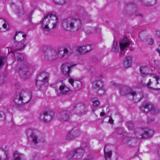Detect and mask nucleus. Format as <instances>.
Returning <instances> with one entry per match:
<instances>
[{
  "label": "nucleus",
  "mask_w": 160,
  "mask_h": 160,
  "mask_svg": "<svg viewBox=\"0 0 160 160\" xmlns=\"http://www.w3.org/2000/svg\"><path fill=\"white\" fill-rule=\"evenodd\" d=\"M156 50L160 55V45L159 46L158 48L156 49Z\"/></svg>",
  "instance_id": "nucleus-45"
},
{
  "label": "nucleus",
  "mask_w": 160,
  "mask_h": 160,
  "mask_svg": "<svg viewBox=\"0 0 160 160\" xmlns=\"http://www.w3.org/2000/svg\"><path fill=\"white\" fill-rule=\"evenodd\" d=\"M17 50H16V49L15 50V51H14V52H15V51H16Z\"/></svg>",
  "instance_id": "nucleus-54"
},
{
  "label": "nucleus",
  "mask_w": 160,
  "mask_h": 160,
  "mask_svg": "<svg viewBox=\"0 0 160 160\" xmlns=\"http://www.w3.org/2000/svg\"><path fill=\"white\" fill-rule=\"evenodd\" d=\"M142 110L145 112H147L149 111L153 114H155L158 112V110L152 104H147L143 105L141 107Z\"/></svg>",
  "instance_id": "nucleus-13"
},
{
  "label": "nucleus",
  "mask_w": 160,
  "mask_h": 160,
  "mask_svg": "<svg viewBox=\"0 0 160 160\" xmlns=\"http://www.w3.org/2000/svg\"><path fill=\"white\" fill-rule=\"evenodd\" d=\"M14 41L17 43L16 47L17 48L16 49V50L20 51L24 49L25 47L24 44L25 40L24 39L22 40L19 42L18 41L16 40Z\"/></svg>",
  "instance_id": "nucleus-23"
},
{
  "label": "nucleus",
  "mask_w": 160,
  "mask_h": 160,
  "mask_svg": "<svg viewBox=\"0 0 160 160\" xmlns=\"http://www.w3.org/2000/svg\"><path fill=\"white\" fill-rule=\"evenodd\" d=\"M32 157L33 160H38L39 158V155L36 153L33 154Z\"/></svg>",
  "instance_id": "nucleus-36"
},
{
  "label": "nucleus",
  "mask_w": 160,
  "mask_h": 160,
  "mask_svg": "<svg viewBox=\"0 0 160 160\" xmlns=\"http://www.w3.org/2000/svg\"><path fill=\"white\" fill-rule=\"evenodd\" d=\"M92 61L93 62H96V61L95 60H94L92 58Z\"/></svg>",
  "instance_id": "nucleus-50"
},
{
  "label": "nucleus",
  "mask_w": 160,
  "mask_h": 160,
  "mask_svg": "<svg viewBox=\"0 0 160 160\" xmlns=\"http://www.w3.org/2000/svg\"><path fill=\"white\" fill-rule=\"evenodd\" d=\"M157 35L159 37H160V31H157L156 32Z\"/></svg>",
  "instance_id": "nucleus-47"
},
{
  "label": "nucleus",
  "mask_w": 160,
  "mask_h": 160,
  "mask_svg": "<svg viewBox=\"0 0 160 160\" xmlns=\"http://www.w3.org/2000/svg\"><path fill=\"white\" fill-rule=\"evenodd\" d=\"M74 66V65H70L68 63L63 64L62 66V71L63 73L69 76V73L71 71V69Z\"/></svg>",
  "instance_id": "nucleus-18"
},
{
  "label": "nucleus",
  "mask_w": 160,
  "mask_h": 160,
  "mask_svg": "<svg viewBox=\"0 0 160 160\" xmlns=\"http://www.w3.org/2000/svg\"><path fill=\"white\" fill-rule=\"evenodd\" d=\"M156 64L157 66L160 69V62H156Z\"/></svg>",
  "instance_id": "nucleus-44"
},
{
  "label": "nucleus",
  "mask_w": 160,
  "mask_h": 160,
  "mask_svg": "<svg viewBox=\"0 0 160 160\" xmlns=\"http://www.w3.org/2000/svg\"><path fill=\"white\" fill-rule=\"evenodd\" d=\"M118 86L121 95L125 96L130 94L132 96L133 99L135 102H139L142 99L143 97L142 89H140L139 91H135L127 86L119 84Z\"/></svg>",
  "instance_id": "nucleus-1"
},
{
  "label": "nucleus",
  "mask_w": 160,
  "mask_h": 160,
  "mask_svg": "<svg viewBox=\"0 0 160 160\" xmlns=\"http://www.w3.org/2000/svg\"><path fill=\"white\" fill-rule=\"evenodd\" d=\"M55 112L50 110L44 111L41 113L39 118L44 122H47L50 121L54 117Z\"/></svg>",
  "instance_id": "nucleus-11"
},
{
  "label": "nucleus",
  "mask_w": 160,
  "mask_h": 160,
  "mask_svg": "<svg viewBox=\"0 0 160 160\" xmlns=\"http://www.w3.org/2000/svg\"><path fill=\"white\" fill-rule=\"evenodd\" d=\"M107 146H105L104 148V157L106 160H110L112 155V151Z\"/></svg>",
  "instance_id": "nucleus-21"
},
{
  "label": "nucleus",
  "mask_w": 160,
  "mask_h": 160,
  "mask_svg": "<svg viewBox=\"0 0 160 160\" xmlns=\"http://www.w3.org/2000/svg\"><path fill=\"white\" fill-rule=\"evenodd\" d=\"M75 108L76 109L77 113L80 114L84 113L87 110V107L81 103L77 104Z\"/></svg>",
  "instance_id": "nucleus-20"
},
{
  "label": "nucleus",
  "mask_w": 160,
  "mask_h": 160,
  "mask_svg": "<svg viewBox=\"0 0 160 160\" xmlns=\"http://www.w3.org/2000/svg\"><path fill=\"white\" fill-rule=\"evenodd\" d=\"M31 99V94L30 91L28 89L23 90L18 95L15 96L13 99L15 105L18 106L22 102L27 103Z\"/></svg>",
  "instance_id": "nucleus-4"
},
{
  "label": "nucleus",
  "mask_w": 160,
  "mask_h": 160,
  "mask_svg": "<svg viewBox=\"0 0 160 160\" xmlns=\"http://www.w3.org/2000/svg\"><path fill=\"white\" fill-rule=\"evenodd\" d=\"M19 73L20 77L24 78H28L30 74L28 68L26 66H24L20 68Z\"/></svg>",
  "instance_id": "nucleus-15"
},
{
  "label": "nucleus",
  "mask_w": 160,
  "mask_h": 160,
  "mask_svg": "<svg viewBox=\"0 0 160 160\" xmlns=\"http://www.w3.org/2000/svg\"><path fill=\"white\" fill-rule=\"evenodd\" d=\"M49 77V74L48 72H43L39 73L36 79L37 87L40 89L45 84L48 83Z\"/></svg>",
  "instance_id": "nucleus-7"
},
{
  "label": "nucleus",
  "mask_w": 160,
  "mask_h": 160,
  "mask_svg": "<svg viewBox=\"0 0 160 160\" xmlns=\"http://www.w3.org/2000/svg\"><path fill=\"white\" fill-rule=\"evenodd\" d=\"M53 1L55 4L62 6L68 2V0H53Z\"/></svg>",
  "instance_id": "nucleus-25"
},
{
  "label": "nucleus",
  "mask_w": 160,
  "mask_h": 160,
  "mask_svg": "<svg viewBox=\"0 0 160 160\" xmlns=\"http://www.w3.org/2000/svg\"><path fill=\"white\" fill-rule=\"evenodd\" d=\"M92 47L90 45H88L80 47L78 49V51L81 54L84 53L90 50Z\"/></svg>",
  "instance_id": "nucleus-22"
},
{
  "label": "nucleus",
  "mask_w": 160,
  "mask_h": 160,
  "mask_svg": "<svg viewBox=\"0 0 160 160\" xmlns=\"http://www.w3.org/2000/svg\"><path fill=\"white\" fill-rule=\"evenodd\" d=\"M113 120H112V118H110L109 120V123L112 124L113 123Z\"/></svg>",
  "instance_id": "nucleus-46"
},
{
  "label": "nucleus",
  "mask_w": 160,
  "mask_h": 160,
  "mask_svg": "<svg viewBox=\"0 0 160 160\" xmlns=\"http://www.w3.org/2000/svg\"><path fill=\"white\" fill-rule=\"evenodd\" d=\"M132 58L131 56L126 57L123 59V65L126 68L131 67L132 64Z\"/></svg>",
  "instance_id": "nucleus-19"
},
{
  "label": "nucleus",
  "mask_w": 160,
  "mask_h": 160,
  "mask_svg": "<svg viewBox=\"0 0 160 160\" xmlns=\"http://www.w3.org/2000/svg\"><path fill=\"white\" fill-rule=\"evenodd\" d=\"M91 155H89L88 156V158H91Z\"/></svg>",
  "instance_id": "nucleus-51"
},
{
  "label": "nucleus",
  "mask_w": 160,
  "mask_h": 160,
  "mask_svg": "<svg viewBox=\"0 0 160 160\" xmlns=\"http://www.w3.org/2000/svg\"><path fill=\"white\" fill-rule=\"evenodd\" d=\"M152 79L149 78V77H147L146 78H144L142 79V84L148 88H152L151 84L152 83L153 85H157V88H160V79L159 76L155 75L151 76Z\"/></svg>",
  "instance_id": "nucleus-5"
},
{
  "label": "nucleus",
  "mask_w": 160,
  "mask_h": 160,
  "mask_svg": "<svg viewBox=\"0 0 160 160\" xmlns=\"http://www.w3.org/2000/svg\"><path fill=\"white\" fill-rule=\"evenodd\" d=\"M72 115V112L68 110L61 111L58 115L57 118L62 122L69 121Z\"/></svg>",
  "instance_id": "nucleus-10"
},
{
  "label": "nucleus",
  "mask_w": 160,
  "mask_h": 160,
  "mask_svg": "<svg viewBox=\"0 0 160 160\" xmlns=\"http://www.w3.org/2000/svg\"><path fill=\"white\" fill-rule=\"evenodd\" d=\"M6 58L4 57H0V67L2 66L6 60Z\"/></svg>",
  "instance_id": "nucleus-32"
},
{
  "label": "nucleus",
  "mask_w": 160,
  "mask_h": 160,
  "mask_svg": "<svg viewBox=\"0 0 160 160\" xmlns=\"http://www.w3.org/2000/svg\"><path fill=\"white\" fill-rule=\"evenodd\" d=\"M3 160H8V159H7V158H6L5 159H3Z\"/></svg>",
  "instance_id": "nucleus-53"
},
{
  "label": "nucleus",
  "mask_w": 160,
  "mask_h": 160,
  "mask_svg": "<svg viewBox=\"0 0 160 160\" xmlns=\"http://www.w3.org/2000/svg\"><path fill=\"white\" fill-rule=\"evenodd\" d=\"M62 26L64 29L67 31H77L81 28L82 22L78 19L70 18L63 21Z\"/></svg>",
  "instance_id": "nucleus-3"
},
{
  "label": "nucleus",
  "mask_w": 160,
  "mask_h": 160,
  "mask_svg": "<svg viewBox=\"0 0 160 160\" xmlns=\"http://www.w3.org/2000/svg\"><path fill=\"white\" fill-rule=\"evenodd\" d=\"M43 56L45 59L48 61L56 60L57 58V52L53 49L48 48L46 47L42 48Z\"/></svg>",
  "instance_id": "nucleus-9"
},
{
  "label": "nucleus",
  "mask_w": 160,
  "mask_h": 160,
  "mask_svg": "<svg viewBox=\"0 0 160 160\" xmlns=\"http://www.w3.org/2000/svg\"><path fill=\"white\" fill-rule=\"evenodd\" d=\"M23 32H22V31H19V32H16L15 36L14 37L13 39L14 40H15L16 39V37H18V34H20V35H19V37H22L23 38H25L26 36V34H23Z\"/></svg>",
  "instance_id": "nucleus-27"
},
{
  "label": "nucleus",
  "mask_w": 160,
  "mask_h": 160,
  "mask_svg": "<svg viewBox=\"0 0 160 160\" xmlns=\"http://www.w3.org/2000/svg\"><path fill=\"white\" fill-rule=\"evenodd\" d=\"M58 18L55 14H47L42 22L43 29L47 32L56 27L58 23Z\"/></svg>",
  "instance_id": "nucleus-2"
},
{
  "label": "nucleus",
  "mask_w": 160,
  "mask_h": 160,
  "mask_svg": "<svg viewBox=\"0 0 160 160\" xmlns=\"http://www.w3.org/2000/svg\"><path fill=\"white\" fill-rule=\"evenodd\" d=\"M36 131L31 129H28L27 131V136L28 140L32 142L35 145L44 142L43 137L38 136L36 133Z\"/></svg>",
  "instance_id": "nucleus-6"
},
{
  "label": "nucleus",
  "mask_w": 160,
  "mask_h": 160,
  "mask_svg": "<svg viewBox=\"0 0 160 160\" xmlns=\"http://www.w3.org/2000/svg\"><path fill=\"white\" fill-rule=\"evenodd\" d=\"M71 131L74 138L77 137L80 134V131L78 129H73Z\"/></svg>",
  "instance_id": "nucleus-26"
},
{
  "label": "nucleus",
  "mask_w": 160,
  "mask_h": 160,
  "mask_svg": "<svg viewBox=\"0 0 160 160\" xmlns=\"http://www.w3.org/2000/svg\"><path fill=\"white\" fill-rule=\"evenodd\" d=\"M72 133V132L71 131L68 132L67 133L66 136V138L67 140H70L74 139V138L72 135L73 134Z\"/></svg>",
  "instance_id": "nucleus-28"
},
{
  "label": "nucleus",
  "mask_w": 160,
  "mask_h": 160,
  "mask_svg": "<svg viewBox=\"0 0 160 160\" xmlns=\"http://www.w3.org/2000/svg\"><path fill=\"white\" fill-rule=\"evenodd\" d=\"M70 91V88L65 84H63L59 86L58 89L56 90V93L59 96L66 95Z\"/></svg>",
  "instance_id": "nucleus-14"
},
{
  "label": "nucleus",
  "mask_w": 160,
  "mask_h": 160,
  "mask_svg": "<svg viewBox=\"0 0 160 160\" xmlns=\"http://www.w3.org/2000/svg\"><path fill=\"white\" fill-rule=\"evenodd\" d=\"M128 126L130 129H131L133 128V125L132 124L130 123H128Z\"/></svg>",
  "instance_id": "nucleus-43"
},
{
  "label": "nucleus",
  "mask_w": 160,
  "mask_h": 160,
  "mask_svg": "<svg viewBox=\"0 0 160 160\" xmlns=\"http://www.w3.org/2000/svg\"><path fill=\"white\" fill-rule=\"evenodd\" d=\"M2 158L1 157H0V160H2Z\"/></svg>",
  "instance_id": "nucleus-52"
},
{
  "label": "nucleus",
  "mask_w": 160,
  "mask_h": 160,
  "mask_svg": "<svg viewBox=\"0 0 160 160\" xmlns=\"http://www.w3.org/2000/svg\"><path fill=\"white\" fill-rule=\"evenodd\" d=\"M96 90L98 94L100 95H103L105 94V91L103 87H102V88L98 89Z\"/></svg>",
  "instance_id": "nucleus-30"
},
{
  "label": "nucleus",
  "mask_w": 160,
  "mask_h": 160,
  "mask_svg": "<svg viewBox=\"0 0 160 160\" xmlns=\"http://www.w3.org/2000/svg\"><path fill=\"white\" fill-rule=\"evenodd\" d=\"M83 153V150L82 149H77L74 150L73 152L68 154L67 158L69 159H71L73 157L74 158L79 159L82 158Z\"/></svg>",
  "instance_id": "nucleus-12"
},
{
  "label": "nucleus",
  "mask_w": 160,
  "mask_h": 160,
  "mask_svg": "<svg viewBox=\"0 0 160 160\" xmlns=\"http://www.w3.org/2000/svg\"><path fill=\"white\" fill-rule=\"evenodd\" d=\"M118 47L117 45L116 42L114 41L113 44L112 49L115 51H117L118 50Z\"/></svg>",
  "instance_id": "nucleus-34"
},
{
  "label": "nucleus",
  "mask_w": 160,
  "mask_h": 160,
  "mask_svg": "<svg viewBox=\"0 0 160 160\" xmlns=\"http://www.w3.org/2000/svg\"><path fill=\"white\" fill-rule=\"evenodd\" d=\"M130 44V42L128 38L125 37L122 38L120 41V48L121 50L123 51Z\"/></svg>",
  "instance_id": "nucleus-17"
},
{
  "label": "nucleus",
  "mask_w": 160,
  "mask_h": 160,
  "mask_svg": "<svg viewBox=\"0 0 160 160\" xmlns=\"http://www.w3.org/2000/svg\"><path fill=\"white\" fill-rule=\"evenodd\" d=\"M91 100L93 102L92 105L93 106H96L99 104V102L98 100H94L93 99H91Z\"/></svg>",
  "instance_id": "nucleus-35"
},
{
  "label": "nucleus",
  "mask_w": 160,
  "mask_h": 160,
  "mask_svg": "<svg viewBox=\"0 0 160 160\" xmlns=\"http://www.w3.org/2000/svg\"><path fill=\"white\" fill-rule=\"evenodd\" d=\"M6 22L5 21L2 24V27L5 29L7 28V25Z\"/></svg>",
  "instance_id": "nucleus-42"
},
{
  "label": "nucleus",
  "mask_w": 160,
  "mask_h": 160,
  "mask_svg": "<svg viewBox=\"0 0 160 160\" xmlns=\"http://www.w3.org/2000/svg\"><path fill=\"white\" fill-rule=\"evenodd\" d=\"M22 155L19 154L18 152H15L14 153V156L15 160H21Z\"/></svg>",
  "instance_id": "nucleus-29"
},
{
  "label": "nucleus",
  "mask_w": 160,
  "mask_h": 160,
  "mask_svg": "<svg viewBox=\"0 0 160 160\" xmlns=\"http://www.w3.org/2000/svg\"><path fill=\"white\" fill-rule=\"evenodd\" d=\"M148 69V68L147 67H140V71L141 73L146 74Z\"/></svg>",
  "instance_id": "nucleus-33"
},
{
  "label": "nucleus",
  "mask_w": 160,
  "mask_h": 160,
  "mask_svg": "<svg viewBox=\"0 0 160 160\" xmlns=\"http://www.w3.org/2000/svg\"><path fill=\"white\" fill-rule=\"evenodd\" d=\"M147 43L149 44L152 45L153 43V40L151 38H149L147 40Z\"/></svg>",
  "instance_id": "nucleus-37"
},
{
  "label": "nucleus",
  "mask_w": 160,
  "mask_h": 160,
  "mask_svg": "<svg viewBox=\"0 0 160 160\" xmlns=\"http://www.w3.org/2000/svg\"><path fill=\"white\" fill-rule=\"evenodd\" d=\"M100 115L101 116H103L105 115V113L103 112H102L100 113Z\"/></svg>",
  "instance_id": "nucleus-48"
},
{
  "label": "nucleus",
  "mask_w": 160,
  "mask_h": 160,
  "mask_svg": "<svg viewBox=\"0 0 160 160\" xmlns=\"http://www.w3.org/2000/svg\"><path fill=\"white\" fill-rule=\"evenodd\" d=\"M93 87L96 90L103 87V84L100 80L95 81L93 82Z\"/></svg>",
  "instance_id": "nucleus-24"
},
{
  "label": "nucleus",
  "mask_w": 160,
  "mask_h": 160,
  "mask_svg": "<svg viewBox=\"0 0 160 160\" xmlns=\"http://www.w3.org/2000/svg\"><path fill=\"white\" fill-rule=\"evenodd\" d=\"M68 81L71 84L72 86H73V84L74 82V80H73V79L72 78H70L69 79Z\"/></svg>",
  "instance_id": "nucleus-41"
},
{
  "label": "nucleus",
  "mask_w": 160,
  "mask_h": 160,
  "mask_svg": "<svg viewBox=\"0 0 160 160\" xmlns=\"http://www.w3.org/2000/svg\"><path fill=\"white\" fill-rule=\"evenodd\" d=\"M50 86L51 87L53 88H54L55 90L57 89H58V88H57V86L56 83L51 84V85H50Z\"/></svg>",
  "instance_id": "nucleus-39"
},
{
  "label": "nucleus",
  "mask_w": 160,
  "mask_h": 160,
  "mask_svg": "<svg viewBox=\"0 0 160 160\" xmlns=\"http://www.w3.org/2000/svg\"><path fill=\"white\" fill-rule=\"evenodd\" d=\"M89 72H90L91 73L93 74L95 72V68L93 66L91 67L90 70H89Z\"/></svg>",
  "instance_id": "nucleus-38"
},
{
  "label": "nucleus",
  "mask_w": 160,
  "mask_h": 160,
  "mask_svg": "<svg viewBox=\"0 0 160 160\" xmlns=\"http://www.w3.org/2000/svg\"><path fill=\"white\" fill-rule=\"evenodd\" d=\"M17 58L18 61L22 62L24 60V58L23 55L22 54L18 53Z\"/></svg>",
  "instance_id": "nucleus-31"
},
{
  "label": "nucleus",
  "mask_w": 160,
  "mask_h": 160,
  "mask_svg": "<svg viewBox=\"0 0 160 160\" xmlns=\"http://www.w3.org/2000/svg\"><path fill=\"white\" fill-rule=\"evenodd\" d=\"M71 54V52L69 51L67 48H64L63 50H58L57 52V58H67Z\"/></svg>",
  "instance_id": "nucleus-16"
},
{
  "label": "nucleus",
  "mask_w": 160,
  "mask_h": 160,
  "mask_svg": "<svg viewBox=\"0 0 160 160\" xmlns=\"http://www.w3.org/2000/svg\"><path fill=\"white\" fill-rule=\"evenodd\" d=\"M135 135L139 138H149L154 134V131L152 129L137 128L135 129Z\"/></svg>",
  "instance_id": "nucleus-8"
},
{
  "label": "nucleus",
  "mask_w": 160,
  "mask_h": 160,
  "mask_svg": "<svg viewBox=\"0 0 160 160\" xmlns=\"http://www.w3.org/2000/svg\"><path fill=\"white\" fill-rule=\"evenodd\" d=\"M110 85L113 86L115 87H117V88H118V86L119 84H117L115 83L114 81H112L110 82Z\"/></svg>",
  "instance_id": "nucleus-40"
},
{
  "label": "nucleus",
  "mask_w": 160,
  "mask_h": 160,
  "mask_svg": "<svg viewBox=\"0 0 160 160\" xmlns=\"http://www.w3.org/2000/svg\"><path fill=\"white\" fill-rule=\"evenodd\" d=\"M142 33L143 32H140V33H139V36H142Z\"/></svg>",
  "instance_id": "nucleus-49"
}]
</instances>
